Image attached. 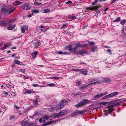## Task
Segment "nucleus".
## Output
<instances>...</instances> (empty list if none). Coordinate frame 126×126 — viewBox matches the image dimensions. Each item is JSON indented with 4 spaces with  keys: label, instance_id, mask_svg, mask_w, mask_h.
Returning <instances> with one entry per match:
<instances>
[{
    "label": "nucleus",
    "instance_id": "69168bd1",
    "mask_svg": "<svg viewBox=\"0 0 126 126\" xmlns=\"http://www.w3.org/2000/svg\"><path fill=\"white\" fill-rule=\"evenodd\" d=\"M39 121L41 123H42V118H40L39 119Z\"/></svg>",
    "mask_w": 126,
    "mask_h": 126
},
{
    "label": "nucleus",
    "instance_id": "864d4df0",
    "mask_svg": "<svg viewBox=\"0 0 126 126\" xmlns=\"http://www.w3.org/2000/svg\"><path fill=\"white\" fill-rule=\"evenodd\" d=\"M27 8H26V10H28L29 9H30L32 8V7L31 6H29L28 7H27Z\"/></svg>",
    "mask_w": 126,
    "mask_h": 126
},
{
    "label": "nucleus",
    "instance_id": "7c9ffc66",
    "mask_svg": "<svg viewBox=\"0 0 126 126\" xmlns=\"http://www.w3.org/2000/svg\"><path fill=\"white\" fill-rule=\"evenodd\" d=\"M42 118L43 119H46L47 120L49 119V116H48L44 115L43 116Z\"/></svg>",
    "mask_w": 126,
    "mask_h": 126
},
{
    "label": "nucleus",
    "instance_id": "052dcab7",
    "mask_svg": "<svg viewBox=\"0 0 126 126\" xmlns=\"http://www.w3.org/2000/svg\"><path fill=\"white\" fill-rule=\"evenodd\" d=\"M113 109H112L110 110L109 111L108 113H110L112 112L113 111Z\"/></svg>",
    "mask_w": 126,
    "mask_h": 126
},
{
    "label": "nucleus",
    "instance_id": "412c9836",
    "mask_svg": "<svg viewBox=\"0 0 126 126\" xmlns=\"http://www.w3.org/2000/svg\"><path fill=\"white\" fill-rule=\"evenodd\" d=\"M97 49L96 46H93L92 47L91 49V51L92 52H94Z\"/></svg>",
    "mask_w": 126,
    "mask_h": 126
},
{
    "label": "nucleus",
    "instance_id": "bf43d9fd",
    "mask_svg": "<svg viewBox=\"0 0 126 126\" xmlns=\"http://www.w3.org/2000/svg\"><path fill=\"white\" fill-rule=\"evenodd\" d=\"M117 0H113L112 1H111V3L110 4H112V3H114Z\"/></svg>",
    "mask_w": 126,
    "mask_h": 126
},
{
    "label": "nucleus",
    "instance_id": "4be33fe9",
    "mask_svg": "<svg viewBox=\"0 0 126 126\" xmlns=\"http://www.w3.org/2000/svg\"><path fill=\"white\" fill-rule=\"evenodd\" d=\"M101 82H100L99 81H97L96 82H94L92 83H90V85H94V84H98L99 83H101Z\"/></svg>",
    "mask_w": 126,
    "mask_h": 126
},
{
    "label": "nucleus",
    "instance_id": "338daca9",
    "mask_svg": "<svg viewBox=\"0 0 126 126\" xmlns=\"http://www.w3.org/2000/svg\"><path fill=\"white\" fill-rule=\"evenodd\" d=\"M97 95L99 98L102 97L101 94H99Z\"/></svg>",
    "mask_w": 126,
    "mask_h": 126
},
{
    "label": "nucleus",
    "instance_id": "e2e57ef3",
    "mask_svg": "<svg viewBox=\"0 0 126 126\" xmlns=\"http://www.w3.org/2000/svg\"><path fill=\"white\" fill-rule=\"evenodd\" d=\"M25 5H23L21 6V8L22 9H24L25 8Z\"/></svg>",
    "mask_w": 126,
    "mask_h": 126
},
{
    "label": "nucleus",
    "instance_id": "bb28decb",
    "mask_svg": "<svg viewBox=\"0 0 126 126\" xmlns=\"http://www.w3.org/2000/svg\"><path fill=\"white\" fill-rule=\"evenodd\" d=\"M124 102L122 101H120L118 102H116L115 103L116 105L117 106L120 105L121 104L123 103Z\"/></svg>",
    "mask_w": 126,
    "mask_h": 126
},
{
    "label": "nucleus",
    "instance_id": "5701e85b",
    "mask_svg": "<svg viewBox=\"0 0 126 126\" xmlns=\"http://www.w3.org/2000/svg\"><path fill=\"white\" fill-rule=\"evenodd\" d=\"M39 100V98H34L33 100V101L34 103L36 105L37 104V103L38 102V100Z\"/></svg>",
    "mask_w": 126,
    "mask_h": 126
},
{
    "label": "nucleus",
    "instance_id": "9b49d317",
    "mask_svg": "<svg viewBox=\"0 0 126 126\" xmlns=\"http://www.w3.org/2000/svg\"><path fill=\"white\" fill-rule=\"evenodd\" d=\"M67 113V111L66 110H63L59 112L58 114L59 115V117L61 116L64 115L66 114Z\"/></svg>",
    "mask_w": 126,
    "mask_h": 126
},
{
    "label": "nucleus",
    "instance_id": "6e6552de",
    "mask_svg": "<svg viewBox=\"0 0 126 126\" xmlns=\"http://www.w3.org/2000/svg\"><path fill=\"white\" fill-rule=\"evenodd\" d=\"M63 104L61 105L60 104V103H59V104L56 106V110H59L63 108Z\"/></svg>",
    "mask_w": 126,
    "mask_h": 126
},
{
    "label": "nucleus",
    "instance_id": "4c0bfd02",
    "mask_svg": "<svg viewBox=\"0 0 126 126\" xmlns=\"http://www.w3.org/2000/svg\"><path fill=\"white\" fill-rule=\"evenodd\" d=\"M81 72L82 74H83L84 75H86V74L87 73V71H81H81H80Z\"/></svg>",
    "mask_w": 126,
    "mask_h": 126
},
{
    "label": "nucleus",
    "instance_id": "a878e982",
    "mask_svg": "<svg viewBox=\"0 0 126 126\" xmlns=\"http://www.w3.org/2000/svg\"><path fill=\"white\" fill-rule=\"evenodd\" d=\"M32 12V13H38L39 12V11L38 10L34 9Z\"/></svg>",
    "mask_w": 126,
    "mask_h": 126
},
{
    "label": "nucleus",
    "instance_id": "4d7b16f0",
    "mask_svg": "<svg viewBox=\"0 0 126 126\" xmlns=\"http://www.w3.org/2000/svg\"><path fill=\"white\" fill-rule=\"evenodd\" d=\"M32 86L34 87H38L39 86V85L36 84H33L32 85Z\"/></svg>",
    "mask_w": 126,
    "mask_h": 126
},
{
    "label": "nucleus",
    "instance_id": "2f4dec72",
    "mask_svg": "<svg viewBox=\"0 0 126 126\" xmlns=\"http://www.w3.org/2000/svg\"><path fill=\"white\" fill-rule=\"evenodd\" d=\"M67 102V100H62L61 102H60V104H63V107L64 105V103Z\"/></svg>",
    "mask_w": 126,
    "mask_h": 126
},
{
    "label": "nucleus",
    "instance_id": "79ce46f5",
    "mask_svg": "<svg viewBox=\"0 0 126 126\" xmlns=\"http://www.w3.org/2000/svg\"><path fill=\"white\" fill-rule=\"evenodd\" d=\"M102 96L108 94L107 92H106L104 93H101Z\"/></svg>",
    "mask_w": 126,
    "mask_h": 126
},
{
    "label": "nucleus",
    "instance_id": "680f3d73",
    "mask_svg": "<svg viewBox=\"0 0 126 126\" xmlns=\"http://www.w3.org/2000/svg\"><path fill=\"white\" fill-rule=\"evenodd\" d=\"M71 18H73V19H76V17L75 16H71L70 17Z\"/></svg>",
    "mask_w": 126,
    "mask_h": 126
},
{
    "label": "nucleus",
    "instance_id": "f8f14e48",
    "mask_svg": "<svg viewBox=\"0 0 126 126\" xmlns=\"http://www.w3.org/2000/svg\"><path fill=\"white\" fill-rule=\"evenodd\" d=\"M118 93L117 92H115L111 93L109 94L110 95V98H112L114 96L117 95L118 94Z\"/></svg>",
    "mask_w": 126,
    "mask_h": 126
},
{
    "label": "nucleus",
    "instance_id": "5fc2aeb1",
    "mask_svg": "<svg viewBox=\"0 0 126 126\" xmlns=\"http://www.w3.org/2000/svg\"><path fill=\"white\" fill-rule=\"evenodd\" d=\"M7 29L9 30H12L13 29V28H12V26H10L7 28Z\"/></svg>",
    "mask_w": 126,
    "mask_h": 126
},
{
    "label": "nucleus",
    "instance_id": "49530a36",
    "mask_svg": "<svg viewBox=\"0 0 126 126\" xmlns=\"http://www.w3.org/2000/svg\"><path fill=\"white\" fill-rule=\"evenodd\" d=\"M89 43H90L92 45H95V43L93 41L92 42H89Z\"/></svg>",
    "mask_w": 126,
    "mask_h": 126
},
{
    "label": "nucleus",
    "instance_id": "aec40b11",
    "mask_svg": "<svg viewBox=\"0 0 126 126\" xmlns=\"http://www.w3.org/2000/svg\"><path fill=\"white\" fill-rule=\"evenodd\" d=\"M10 45L9 43H7L6 44L4 45V47H1V49L4 50L5 49H6V47L10 46Z\"/></svg>",
    "mask_w": 126,
    "mask_h": 126
},
{
    "label": "nucleus",
    "instance_id": "37998d69",
    "mask_svg": "<svg viewBox=\"0 0 126 126\" xmlns=\"http://www.w3.org/2000/svg\"><path fill=\"white\" fill-rule=\"evenodd\" d=\"M72 45L70 44L67 46L66 48H68L69 49H71L72 48Z\"/></svg>",
    "mask_w": 126,
    "mask_h": 126
},
{
    "label": "nucleus",
    "instance_id": "de8ad7c7",
    "mask_svg": "<svg viewBox=\"0 0 126 126\" xmlns=\"http://www.w3.org/2000/svg\"><path fill=\"white\" fill-rule=\"evenodd\" d=\"M110 103V102H102V104L103 105H105L107 104H108V103Z\"/></svg>",
    "mask_w": 126,
    "mask_h": 126
},
{
    "label": "nucleus",
    "instance_id": "f257e3e1",
    "mask_svg": "<svg viewBox=\"0 0 126 126\" xmlns=\"http://www.w3.org/2000/svg\"><path fill=\"white\" fill-rule=\"evenodd\" d=\"M90 101L88 100L84 99L80 102L77 104L75 105L76 107L78 108L82 106L85 105L90 103Z\"/></svg>",
    "mask_w": 126,
    "mask_h": 126
},
{
    "label": "nucleus",
    "instance_id": "b1692460",
    "mask_svg": "<svg viewBox=\"0 0 126 126\" xmlns=\"http://www.w3.org/2000/svg\"><path fill=\"white\" fill-rule=\"evenodd\" d=\"M21 3V2H20L16 1L14 2L13 4L14 5H20Z\"/></svg>",
    "mask_w": 126,
    "mask_h": 126
},
{
    "label": "nucleus",
    "instance_id": "6e6d98bb",
    "mask_svg": "<svg viewBox=\"0 0 126 126\" xmlns=\"http://www.w3.org/2000/svg\"><path fill=\"white\" fill-rule=\"evenodd\" d=\"M80 81H78L77 82V85L78 86L80 84Z\"/></svg>",
    "mask_w": 126,
    "mask_h": 126
},
{
    "label": "nucleus",
    "instance_id": "8fccbe9b",
    "mask_svg": "<svg viewBox=\"0 0 126 126\" xmlns=\"http://www.w3.org/2000/svg\"><path fill=\"white\" fill-rule=\"evenodd\" d=\"M60 77H54L53 78V79H60Z\"/></svg>",
    "mask_w": 126,
    "mask_h": 126
},
{
    "label": "nucleus",
    "instance_id": "423d86ee",
    "mask_svg": "<svg viewBox=\"0 0 126 126\" xmlns=\"http://www.w3.org/2000/svg\"><path fill=\"white\" fill-rule=\"evenodd\" d=\"M100 6L99 5H98L97 6H96L94 7H88L87 8V9L88 10L89 9L91 10H97L98 9V8Z\"/></svg>",
    "mask_w": 126,
    "mask_h": 126
},
{
    "label": "nucleus",
    "instance_id": "09e8293b",
    "mask_svg": "<svg viewBox=\"0 0 126 126\" xmlns=\"http://www.w3.org/2000/svg\"><path fill=\"white\" fill-rule=\"evenodd\" d=\"M14 21V20L13 19H10L8 22L9 23H12Z\"/></svg>",
    "mask_w": 126,
    "mask_h": 126
},
{
    "label": "nucleus",
    "instance_id": "a211bd4d",
    "mask_svg": "<svg viewBox=\"0 0 126 126\" xmlns=\"http://www.w3.org/2000/svg\"><path fill=\"white\" fill-rule=\"evenodd\" d=\"M54 122L51 121L49 122H47V123H46L42 125V126H45L47 125H48L50 124H51L54 123Z\"/></svg>",
    "mask_w": 126,
    "mask_h": 126
},
{
    "label": "nucleus",
    "instance_id": "c756f323",
    "mask_svg": "<svg viewBox=\"0 0 126 126\" xmlns=\"http://www.w3.org/2000/svg\"><path fill=\"white\" fill-rule=\"evenodd\" d=\"M33 92V91H32L27 90L24 93V94H31V93Z\"/></svg>",
    "mask_w": 126,
    "mask_h": 126
},
{
    "label": "nucleus",
    "instance_id": "a19ab883",
    "mask_svg": "<svg viewBox=\"0 0 126 126\" xmlns=\"http://www.w3.org/2000/svg\"><path fill=\"white\" fill-rule=\"evenodd\" d=\"M126 22V21L125 19L123 20L122 21L120 22V23L122 25L124 24Z\"/></svg>",
    "mask_w": 126,
    "mask_h": 126
},
{
    "label": "nucleus",
    "instance_id": "6ab92c4d",
    "mask_svg": "<svg viewBox=\"0 0 126 126\" xmlns=\"http://www.w3.org/2000/svg\"><path fill=\"white\" fill-rule=\"evenodd\" d=\"M14 63L15 64H18V65H21L22 64V63L20 62L19 61L16 60L14 61Z\"/></svg>",
    "mask_w": 126,
    "mask_h": 126
},
{
    "label": "nucleus",
    "instance_id": "c85d7f7f",
    "mask_svg": "<svg viewBox=\"0 0 126 126\" xmlns=\"http://www.w3.org/2000/svg\"><path fill=\"white\" fill-rule=\"evenodd\" d=\"M121 18L120 17H118L116 19L114 20L113 22H118L120 21Z\"/></svg>",
    "mask_w": 126,
    "mask_h": 126
},
{
    "label": "nucleus",
    "instance_id": "774afa93",
    "mask_svg": "<svg viewBox=\"0 0 126 126\" xmlns=\"http://www.w3.org/2000/svg\"><path fill=\"white\" fill-rule=\"evenodd\" d=\"M72 2L70 1H68V2H67L66 3V4H69L70 3H72Z\"/></svg>",
    "mask_w": 126,
    "mask_h": 126
},
{
    "label": "nucleus",
    "instance_id": "f03ea898",
    "mask_svg": "<svg viewBox=\"0 0 126 126\" xmlns=\"http://www.w3.org/2000/svg\"><path fill=\"white\" fill-rule=\"evenodd\" d=\"M84 111L83 110H76L74 111V112L72 114V117H73L76 116L77 115L82 114L83 113Z\"/></svg>",
    "mask_w": 126,
    "mask_h": 126
},
{
    "label": "nucleus",
    "instance_id": "f3484780",
    "mask_svg": "<svg viewBox=\"0 0 126 126\" xmlns=\"http://www.w3.org/2000/svg\"><path fill=\"white\" fill-rule=\"evenodd\" d=\"M90 84H88L87 85H83L82 86L80 87H79V89L80 90H81L84 88H85L88 87L89 85Z\"/></svg>",
    "mask_w": 126,
    "mask_h": 126
},
{
    "label": "nucleus",
    "instance_id": "f704fd0d",
    "mask_svg": "<svg viewBox=\"0 0 126 126\" xmlns=\"http://www.w3.org/2000/svg\"><path fill=\"white\" fill-rule=\"evenodd\" d=\"M110 98V95L109 94L108 95H106V96L102 98V99H107L108 98Z\"/></svg>",
    "mask_w": 126,
    "mask_h": 126
},
{
    "label": "nucleus",
    "instance_id": "3c124183",
    "mask_svg": "<svg viewBox=\"0 0 126 126\" xmlns=\"http://www.w3.org/2000/svg\"><path fill=\"white\" fill-rule=\"evenodd\" d=\"M15 118V116L14 115H12L10 117V119L11 120H12L14 119Z\"/></svg>",
    "mask_w": 126,
    "mask_h": 126
},
{
    "label": "nucleus",
    "instance_id": "393cba45",
    "mask_svg": "<svg viewBox=\"0 0 126 126\" xmlns=\"http://www.w3.org/2000/svg\"><path fill=\"white\" fill-rule=\"evenodd\" d=\"M34 4L35 6L41 5H42L41 3L36 1L34 2Z\"/></svg>",
    "mask_w": 126,
    "mask_h": 126
},
{
    "label": "nucleus",
    "instance_id": "c9c22d12",
    "mask_svg": "<svg viewBox=\"0 0 126 126\" xmlns=\"http://www.w3.org/2000/svg\"><path fill=\"white\" fill-rule=\"evenodd\" d=\"M81 70V69H72L71 70V71H75L77 72H78L79 71H80Z\"/></svg>",
    "mask_w": 126,
    "mask_h": 126
},
{
    "label": "nucleus",
    "instance_id": "1a4fd4ad",
    "mask_svg": "<svg viewBox=\"0 0 126 126\" xmlns=\"http://www.w3.org/2000/svg\"><path fill=\"white\" fill-rule=\"evenodd\" d=\"M6 22L4 20H2L0 18V25L2 27L5 26H6Z\"/></svg>",
    "mask_w": 126,
    "mask_h": 126
},
{
    "label": "nucleus",
    "instance_id": "7ed1b4c3",
    "mask_svg": "<svg viewBox=\"0 0 126 126\" xmlns=\"http://www.w3.org/2000/svg\"><path fill=\"white\" fill-rule=\"evenodd\" d=\"M33 44V46L34 47L37 48L41 44V43L40 41H36L34 42Z\"/></svg>",
    "mask_w": 126,
    "mask_h": 126
},
{
    "label": "nucleus",
    "instance_id": "a18cd8bd",
    "mask_svg": "<svg viewBox=\"0 0 126 126\" xmlns=\"http://www.w3.org/2000/svg\"><path fill=\"white\" fill-rule=\"evenodd\" d=\"M19 71L25 73V69H20L18 70Z\"/></svg>",
    "mask_w": 126,
    "mask_h": 126
},
{
    "label": "nucleus",
    "instance_id": "13d9d810",
    "mask_svg": "<svg viewBox=\"0 0 126 126\" xmlns=\"http://www.w3.org/2000/svg\"><path fill=\"white\" fill-rule=\"evenodd\" d=\"M25 5L26 7H28L29 6V4L28 3H25Z\"/></svg>",
    "mask_w": 126,
    "mask_h": 126
},
{
    "label": "nucleus",
    "instance_id": "603ef678",
    "mask_svg": "<svg viewBox=\"0 0 126 126\" xmlns=\"http://www.w3.org/2000/svg\"><path fill=\"white\" fill-rule=\"evenodd\" d=\"M3 93L4 94H5L6 96H7L8 95V92H5L4 91L3 92Z\"/></svg>",
    "mask_w": 126,
    "mask_h": 126
},
{
    "label": "nucleus",
    "instance_id": "473e14b6",
    "mask_svg": "<svg viewBox=\"0 0 126 126\" xmlns=\"http://www.w3.org/2000/svg\"><path fill=\"white\" fill-rule=\"evenodd\" d=\"M67 102V100H62L61 102H60V104H63V107L64 105V103Z\"/></svg>",
    "mask_w": 126,
    "mask_h": 126
},
{
    "label": "nucleus",
    "instance_id": "4468645a",
    "mask_svg": "<svg viewBox=\"0 0 126 126\" xmlns=\"http://www.w3.org/2000/svg\"><path fill=\"white\" fill-rule=\"evenodd\" d=\"M59 117L58 113H55L52 114L51 116V117L52 118H55L57 117Z\"/></svg>",
    "mask_w": 126,
    "mask_h": 126
},
{
    "label": "nucleus",
    "instance_id": "0e129e2a",
    "mask_svg": "<svg viewBox=\"0 0 126 126\" xmlns=\"http://www.w3.org/2000/svg\"><path fill=\"white\" fill-rule=\"evenodd\" d=\"M15 107L17 109H18L19 108V107L17 106L16 105H15Z\"/></svg>",
    "mask_w": 126,
    "mask_h": 126
},
{
    "label": "nucleus",
    "instance_id": "39448f33",
    "mask_svg": "<svg viewBox=\"0 0 126 126\" xmlns=\"http://www.w3.org/2000/svg\"><path fill=\"white\" fill-rule=\"evenodd\" d=\"M21 125L22 126H30V125L29 123L27 121L23 120L20 123Z\"/></svg>",
    "mask_w": 126,
    "mask_h": 126
},
{
    "label": "nucleus",
    "instance_id": "e433bc0d",
    "mask_svg": "<svg viewBox=\"0 0 126 126\" xmlns=\"http://www.w3.org/2000/svg\"><path fill=\"white\" fill-rule=\"evenodd\" d=\"M55 85L53 83L48 84L47 85V86H49L50 87H53L55 86Z\"/></svg>",
    "mask_w": 126,
    "mask_h": 126
},
{
    "label": "nucleus",
    "instance_id": "58836bf2",
    "mask_svg": "<svg viewBox=\"0 0 126 126\" xmlns=\"http://www.w3.org/2000/svg\"><path fill=\"white\" fill-rule=\"evenodd\" d=\"M98 98H99L98 97V95H95L94 97L92 99L93 100H95Z\"/></svg>",
    "mask_w": 126,
    "mask_h": 126
},
{
    "label": "nucleus",
    "instance_id": "ddd939ff",
    "mask_svg": "<svg viewBox=\"0 0 126 126\" xmlns=\"http://www.w3.org/2000/svg\"><path fill=\"white\" fill-rule=\"evenodd\" d=\"M57 53H59L60 54H64L65 55L67 54H69V53H68L64 51V52H63L62 51H57L56 52Z\"/></svg>",
    "mask_w": 126,
    "mask_h": 126
},
{
    "label": "nucleus",
    "instance_id": "ea45409f",
    "mask_svg": "<svg viewBox=\"0 0 126 126\" xmlns=\"http://www.w3.org/2000/svg\"><path fill=\"white\" fill-rule=\"evenodd\" d=\"M15 9V8H14L11 10H10L9 11H8V12L9 13V14H11V13H12L13 12Z\"/></svg>",
    "mask_w": 126,
    "mask_h": 126
},
{
    "label": "nucleus",
    "instance_id": "9d476101",
    "mask_svg": "<svg viewBox=\"0 0 126 126\" xmlns=\"http://www.w3.org/2000/svg\"><path fill=\"white\" fill-rule=\"evenodd\" d=\"M21 29L22 32L23 33L26 30H28V28L26 26H21Z\"/></svg>",
    "mask_w": 126,
    "mask_h": 126
},
{
    "label": "nucleus",
    "instance_id": "72a5a7b5",
    "mask_svg": "<svg viewBox=\"0 0 126 126\" xmlns=\"http://www.w3.org/2000/svg\"><path fill=\"white\" fill-rule=\"evenodd\" d=\"M50 11V10L49 9H44L43 12L44 13H47L49 12Z\"/></svg>",
    "mask_w": 126,
    "mask_h": 126
},
{
    "label": "nucleus",
    "instance_id": "0eeeda50",
    "mask_svg": "<svg viewBox=\"0 0 126 126\" xmlns=\"http://www.w3.org/2000/svg\"><path fill=\"white\" fill-rule=\"evenodd\" d=\"M87 46V45L85 44H82L81 45L80 43H78L75 46V47L77 48L79 47H81L82 48H84V47H86Z\"/></svg>",
    "mask_w": 126,
    "mask_h": 126
},
{
    "label": "nucleus",
    "instance_id": "2eb2a0df",
    "mask_svg": "<svg viewBox=\"0 0 126 126\" xmlns=\"http://www.w3.org/2000/svg\"><path fill=\"white\" fill-rule=\"evenodd\" d=\"M38 53V51H35L32 54V56L33 58H35L37 53Z\"/></svg>",
    "mask_w": 126,
    "mask_h": 126
},
{
    "label": "nucleus",
    "instance_id": "cd10ccee",
    "mask_svg": "<svg viewBox=\"0 0 126 126\" xmlns=\"http://www.w3.org/2000/svg\"><path fill=\"white\" fill-rule=\"evenodd\" d=\"M76 49L77 48H76V47H75L74 48H71V49H69V50L70 52H72L75 51Z\"/></svg>",
    "mask_w": 126,
    "mask_h": 126
},
{
    "label": "nucleus",
    "instance_id": "c03bdc74",
    "mask_svg": "<svg viewBox=\"0 0 126 126\" xmlns=\"http://www.w3.org/2000/svg\"><path fill=\"white\" fill-rule=\"evenodd\" d=\"M68 25V24H63L62 26L61 27V28H63L64 27H65L66 26H67Z\"/></svg>",
    "mask_w": 126,
    "mask_h": 126
},
{
    "label": "nucleus",
    "instance_id": "20e7f679",
    "mask_svg": "<svg viewBox=\"0 0 126 126\" xmlns=\"http://www.w3.org/2000/svg\"><path fill=\"white\" fill-rule=\"evenodd\" d=\"M1 10L2 12L5 13L9 10V8L5 6H3L1 8Z\"/></svg>",
    "mask_w": 126,
    "mask_h": 126
},
{
    "label": "nucleus",
    "instance_id": "dca6fc26",
    "mask_svg": "<svg viewBox=\"0 0 126 126\" xmlns=\"http://www.w3.org/2000/svg\"><path fill=\"white\" fill-rule=\"evenodd\" d=\"M86 51L85 50L83 49L79 51L78 53L79 55H81L83 54L86 52Z\"/></svg>",
    "mask_w": 126,
    "mask_h": 126
}]
</instances>
